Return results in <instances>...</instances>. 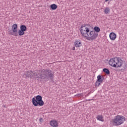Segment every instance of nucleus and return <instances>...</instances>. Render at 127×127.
<instances>
[{
    "instance_id": "f257e3e1",
    "label": "nucleus",
    "mask_w": 127,
    "mask_h": 127,
    "mask_svg": "<svg viewBox=\"0 0 127 127\" xmlns=\"http://www.w3.org/2000/svg\"><path fill=\"white\" fill-rule=\"evenodd\" d=\"M80 33L84 38L89 41L95 40L98 36L97 33L94 30H92L91 26L89 25H82L80 28Z\"/></svg>"
},
{
    "instance_id": "f03ea898",
    "label": "nucleus",
    "mask_w": 127,
    "mask_h": 127,
    "mask_svg": "<svg viewBox=\"0 0 127 127\" xmlns=\"http://www.w3.org/2000/svg\"><path fill=\"white\" fill-rule=\"evenodd\" d=\"M26 77L32 78V77H36L38 79L40 78L41 79H48V78H53L54 76V73H52V71L50 69H43L42 70H39L37 72H33L29 71L26 73Z\"/></svg>"
},
{
    "instance_id": "7ed1b4c3",
    "label": "nucleus",
    "mask_w": 127,
    "mask_h": 127,
    "mask_svg": "<svg viewBox=\"0 0 127 127\" xmlns=\"http://www.w3.org/2000/svg\"><path fill=\"white\" fill-rule=\"evenodd\" d=\"M109 65L113 68H122L124 65V61L118 57L112 58L109 60Z\"/></svg>"
},
{
    "instance_id": "20e7f679",
    "label": "nucleus",
    "mask_w": 127,
    "mask_h": 127,
    "mask_svg": "<svg viewBox=\"0 0 127 127\" xmlns=\"http://www.w3.org/2000/svg\"><path fill=\"white\" fill-rule=\"evenodd\" d=\"M126 117L122 115H117L112 119L111 121V124L115 127H119V126H121L123 125L125 122H126Z\"/></svg>"
},
{
    "instance_id": "39448f33",
    "label": "nucleus",
    "mask_w": 127,
    "mask_h": 127,
    "mask_svg": "<svg viewBox=\"0 0 127 127\" xmlns=\"http://www.w3.org/2000/svg\"><path fill=\"white\" fill-rule=\"evenodd\" d=\"M32 103L35 107H42L44 105V102L42 101V97L37 95L36 98H33Z\"/></svg>"
},
{
    "instance_id": "423d86ee",
    "label": "nucleus",
    "mask_w": 127,
    "mask_h": 127,
    "mask_svg": "<svg viewBox=\"0 0 127 127\" xmlns=\"http://www.w3.org/2000/svg\"><path fill=\"white\" fill-rule=\"evenodd\" d=\"M11 30L12 31V33H11V35H13V36H18L17 24H14L12 25Z\"/></svg>"
},
{
    "instance_id": "0eeeda50",
    "label": "nucleus",
    "mask_w": 127,
    "mask_h": 127,
    "mask_svg": "<svg viewBox=\"0 0 127 127\" xmlns=\"http://www.w3.org/2000/svg\"><path fill=\"white\" fill-rule=\"evenodd\" d=\"M50 126L52 127H59V123L57 120H52L50 122Z\"/></svg>"
},
{
    "instance_id": "6e6552de",
    "label": "nucleus",
    "mask_w": 127,
    "mask_h": 127,
    "mask_svg": "<svg viewBox=\"0 0 127 127\" xmlns=\"http://www.w3.org/2000/svg\"><path fill=\"white\" fill-rule=\"evenodd\" d=\"M74 44L75 47L76 48H80V47H81L82 45V41L80 40H75Z\"/></svg>"
},
{
    "instance_id": "1a4fd4ad",
    "label": "nucleus",
    "mask_w": 127,
    "mask_h": 127,
    "mask_svg": "<svg viewBox=\"0 0 127 127\" xmlns=\"http://www.w3.org/2000/svg\"><path fill=\"white\" fill-rule=\"evenodd\" d=\"M109 38L111 40L114 41L117 39V34L114 32H111L109 34Z\"/></svg>"
},
{
    "instance_id": "9d476101",
    "label": "nucleus",
    "mask_w": 127,
    "mask_h": 127,
    "mask_svg": "<svg viewBox=\"0 0 127 127\" xmlns=\"http://www.w3.org/2000/svg\"><path fill=\"white\" fill-rule=\"evenodd\" d=\"M96 120H97V121H100V122H105V119H104V116H103V115H97Z\"/></svg>"
},
{
    "instance_id": "9b49d317",
    "label": "nucleus",
    "mask_w": 127,
    "mask_h": 127,
    "mask_svg": "<svg viewBox=\"0 0 127 127\" xmlns=\"http://www.w3.org/2000/svg\"><path fill=\"white\" fill-rule=\"evenodd\" d=\"M97 80L98 81H99L102 82H103V81H104V77L103 75H99L97 76Z\"/></svg>"
},
{
    "instance_id": "f8f14e48",
    "label": "nucleus",
    "mask_w": 127,
    "mask_h": 127,
    "mask_svg": "<svg viewBox=\"0 0 127 127\" xmlns=\"http://www.w3.org/2000/svg\"><path fill=\"white\" fill-rule=\"evenodd\" d=\"M57 7H58V6L56 4H52L50 5V8L52 9V10H56V9H57Z\"/></svg>"
},
{
    "instance_id": "ddd939ff",
    "label": "nucleus",
    "mask_w": 127,
    "mask_h": 127,
    "mask_svg": "<svg viewBox=\"0 0 127 127\" xmlns=\"http://www.w3.org/2000/svg\"><path fill=\"white\" fill-rule=\"evenodd\" d=\"M20 30H22V31H26L27 30V28H26V26L24 25H22L20 27Z\"/></svg>"
},
{
    "instance_id": "4468645a",
    "label": "nucleus",
    "mask_w": 127,
    "mask_h": 127,
    "mask_svg": "<svg viewBox=\"0 0 127 127\" xmlns=\"http://www.w3.org/2000/svg\"><path fill=\"white\" fill-rule=\"evenodd\" d=\"M93 31L96 32V33L98 34V33H99V32H100V31H101V29H100V27H99L95 26L94 28Z\"/></svg>"
},
{
    "instance_id": "2eb2a0df",
    "label": "nucleus",
    "mask_w": 127,
    "mask_h": 127,
    "mask_svg": "<svg viewBox=\"0 0 127 127\" xmlns=\"http://www.w3.org/2000/svg\"><path fill=\"white\" fill-rule=\"evenodd\" d=\"M17 34L19 36H22L23 35H24V31L19 30Z\"/></svg>"
},
{
    "instance_id": "dca6fc26",
    "label": "nucleus",
    "mask_w": 127,
    "mask_h": 127,
    "mask_svg": "<svg viewBox=\"0 0 127 127\" xmlns=\"http://www.w3.org/2000/svg\"><path fill=\"white\" fill-rule=\"evenodd\" d=\"M110 8H109V7H106L104 9V12H105V14H108L110 13Z\"/></svg>"
},
{
    "instance_id": "f3484780",
    "label": "nucleus",
    "mask_w": 127,
    "mask_h": 127,
    "mask_svg": "<svg viewBox=\"0 0 127 127\" xmlns=\"http://www.w3.org/2000/svg\"><path fill=\"white\" fill-rule=\"evenodd\" d=\"M101 83H102V81H100L97 80L95 82V86L99 87V86H100V85H101Z\"/></svg>"
},
{
    "instance_id": "a211bd4d",
    "label": "nucleus",
    "mask_w": 127,
    "mask_h": 127,
    "mask_svg": "<svg viewBox=\"0 0 127 127\" xmlns=\"http://www.w3.org/2000/svg\"><path fill=\"white\" fill-rule=\"evenodd\" d=\"M101 83H102V81H100L97 80L95 82V86L99 87V86H100V85H101Z\"/></svg>"
},
{
    "instance_id": "6ab92c4d",
    "label": "nucleus",
    "mask_w": 127,
    "mask_h": 127,
    "mask_svg": "<svg viewBox=\"0 0 127 127\" xmlns=\"http://www.w3.org/2000/svg\"><path fill=\"white\" fill-rule=\"evenodd\" d=\"M103 72H104V73H106V74H107V75H109V74H110V70H109L108 68H103Z\"/></svg>"
},
{
    "instance_id": "aec40b11",
    "label": "nucleus",
    "mask_w": 127,
    "mask_h": 127,
    "mask_svg": "<svg viewBox=\"0 0 127 127\" xmlns=\"http://www.w3.org/2000/svg\"><path fill=\"white\" fill-rule=\"evenodd\" d=\"M39 122H40V123H42L43 122V118H40L39 119Z\"/></svg>"
},
{
    "instance_id": "412c9836",
    "label": "nucleus",
    "mask_w": 127,
    "mask_h": 127,
    "mask_svg": "<svg viewBox=\"0 0 127 127\" xmlns=\"http://www.w3.org/2000/svg\"><path fill=\"white\" fill-rule=\"evenodd\" d=\"M72 50H75V47H73L72 48Z\"/></svg>"
},
{
    "instance_id": "4be33fe9",
    "label": "nucleus",
    "mask_w": 127,
    "mask_h": 127,
    "mask_svg": "<svg viewBox=\"0 0 127 127\" xmlns=\"http://www.w3.org/2000/svg\"><path fill=\"white\" fill-rule=\"evenodd\" d=\"M105 0V2H107L109 1V0Z\"/></svg>"
},
{
    "instance_id": "5701e85b",
    "label": "nucleus",
    "mask_w": 127,
    "mask_h": 127,
    "mask_svg": "<svg viewBox=\"0 0 127 127\" xmlns=\"http://www.w3.org/2000/svg\"><path fill=\"white\" fill-rule=\"evenodd\" d=\"M3 108H5V105H3Z\"/></svg>"
}]
</instances>
